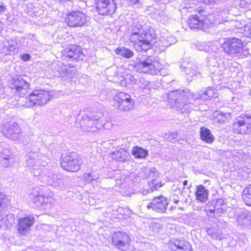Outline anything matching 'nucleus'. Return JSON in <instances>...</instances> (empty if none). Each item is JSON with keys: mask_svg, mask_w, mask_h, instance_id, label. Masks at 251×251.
<instances>
[{"mask_svg": "<svg viewBox=\"0 0 251 251\" xmlns=\"http://www.w3.org/2000/svg\"><path fill=\"white\" fill-rule=\"evenodd\" d=\"M50 153L49 148L45 146L42 145L39 149L32 148L26 153V167L34 176L39 177L41 181L54 188H62L64 185L63 179L45 168Z\"/></svg>", "mask_w": 251, "mask_h": 251, "instance_id": "f257e3e1", "label": "nucleus"}, {"mask_svg": "<svg viewBox=\"0 0 251 251\" xmlns=\"http://www.w3.org/2000/svg\"><path fill=\"white\" fill-rule=\"evenodd\" d=\"M217 90L212 86L204 91L193 93L189 89L176 90L171 91L168 94V101L171 105L183 114H188L193 105H198L200 101L210 100L216 95Z\"/></svg>", "mask_w": 251, "mask_h": 251, "instance_id": "f03ea898", "label": "nucleus"}, {"mask_svg": "<svg viewBox=\"0 0 251 251\" xmlns=\"http://www.w3.org/2000/svg\"><path fill=\"white\" fill-rule=\"evenodd\" d=\"M155 38L154 31L152 29L145 30L141 25L134 26L130 35V41L134 45L135 50L139 52L147 51Z\"/></svg>", "mask_w": 251, "mask_h": 251, "instance_id": "7ed1b4c3", "label": "nucleus"}, {"mask_svg": "<svg viewBox=\"0 0 251 251\" xmlns=\"http://www.w3.org/2000/svg\"><path fill=\"white\" fill-rule=\"evenodd\" d=\"M129 66L138 72L152 75H158L162 69L158 59L153 56L138 57L136 61H131Z\"/></svg>", "mask_w": 251, "mask_h": 251, "instance_id": "20e7f679", "label": "nucleus"}, {"mask_svg": "<svg viewBox=\"0 0 251 251\" xmlns=\"http://www.w3.org/2000/svg\"><path fill=\"white\" fill-rule=\"evenodd\" d=\"M46 190L47 188L45 187H36L29 193V199L38 207L46 209L54 203L52 194L50 193L46 195Z\"/></svg>", "mask_w": 251, "mask_h": 251, "instance_id": "39448f33", "label": "nucleus"}, {"mask_svg": "<svg viewBox=\"0 0 251 251\" xmlns=\"http://www.w3.org/2000/svg\"><path fill=\"white\" fill-rule=\"evenodd\" d=\"M102 116L101 113L89 112L82 117L80 126L84 130L95 132L104 126Z\"/></svg>", "mask_w": 251, "mask_h": 251, "instance_id": "423d86ee", "label": "nucleus"}, {"mask_svg": "<svg viewBox=\"0 0 251 251\" xmlns=\"http://www.w3.org/2000/svg\"><path fill=\"white\" fill-rule=\"evenodd\" d=\"M53 97V92L44 90H35L26 98L27 107H32L35 105L43 106L46 104Z\"/></svg>", "mask_w": 251, "mask_h": 251, "instance_id": "0eeeda50", "label": "nucleus"}, {"mask_svg": "<svg viewBox=\"0 0 251 251\" xmlns=\"http://www.w3.org/2000/svg\"><path fill=\"white\" fill-rule=\"evenodd\" d=\"M82 162L78 155L75 152L67 153L62 157L61 166L62 168L68 172H75L80 168Z\"/></svg>", "mask_w": 251, "mask_h": 251, "instance_id": "6e6552de", "label": "nucleus"}, {"mask_svg": "<svg viewBox=\"0 0 251 251\" xmlns=\"http://www.w3.org/2000/svg\"><path fill=\"white\" fill-rule=\"evenodd\" d=\"M234 132L238 134H247L251 132V115L245 114L237 117L233 125Z\"/></svg>", "mask_w": 251, "mask_h": 251, "instance_id": "1a4fd4ad", "label": "nucleus"}, {"mask_svg": "<svg viewBox=\"0 0 251 251\" xmlns=\"http://www.w3.org/2000/svg\"><path fill=\"white\" fill-rule=\"evenodd\" d=\"M86 16L79 11H73L66 15L65 22L71 27H78L85 25L87 23Z\"/></svg>", "mask_w": 251, "mask_h": 251, "instance_id": "9d476101", "label": "nucleus"}, {"mask_svg": "<svg viewBox=\"0 0 251 251\" xmlns=\"http://www.w3.org/2000/svg\"><path fill=\"white\" fill-rule=\"evenodd\" d=\"M130 241L129 236L122 231L114 232L112 237L113 246L121 251H126L128 249Z\"/></svg>", "mask_w": 251, "mask_h": 251, "instance_id": "9b49d317", "label": "nucleus"}, {"mask_svg": "<svg viewBox=\"0 0 251 251\" xmlns=\"http://www.w3.org/2000/svg\"><path fill=\"white\" fill-rule=\"evenodd\" d=\"M220 60V57L216 54L211 55L208 56L206 59L207 66L210 71L211 72V73L214 74L215 76L225 75L229 71V69L227 68L222 70V68L223 67L220 66L219 63Z\"/></svg>", "mask_w": 251, "mask_h": 251, "instance_id": "f8f14e48", "label": "nucleus"}, {"mask_svg": "<svg viewBox=\"0 0 251 251\" xmlns=\"http://www.w3.org/2000/svg\"><path fill=\"white\" fill-rule=\"evenodd\" d=\"M243 48L242 41L237 38L227 39L222 45V48L225 53L232 54L239 53Z\"/></svg>", "mask_w": 251, "mask_h": 251, "instance_id": "ddd939ff", "label": "nucleus"}, {"mask_svg": "<svg viewBox=\"0 0 251 251\" xmlns=\"http://www.w3.org/2000/svg\"><path fill=\"white\" fill-rule=\"evenodd\" d=\"M169 202L167 199L162 196L154 197L147 205V208L158 213L165 212Z\"/></svg>", "mask_w": 251, "mask_h": 251, "instance_id": "4468645a", "label": "nucleus"}, {"mask_svg": "<svg viewBox=\"0 0 251 251\" xmlns=\"http://www.w3.org/2000/svg\"><path fill=\"white\" fill-rule=\"evenodd\" d=\"M21 129L18 125L15 122L6 123L2 129L3 135L7 138L15 141L19 138Z\"/></svg>", "mask_w": 251, "mask_h": 251, "instance_id": "2eb2a0df", "label": "nucleus"}, {"mask_svg": "<svg viewBox=\"0 0 251 251\" xmlns=\"http://www.w3.org/2000/svg\"><path fill=\"white\" fill-rule=\"evenodd\" d=\"M144 174L145 177L151 178V181L149 183L151 188L148 190V192H152L162 186L161 182L156 179L158 177L159 173L155 168H146L144 171Z\"/></svg>", "mask_w": 251, "mask_h": 251, "instance_id": "dca6fc26", "label": "nucleus"}, {"mask_svg": "<svg viewBox=\"0 0 251 251\" xmlns=\"http://www.w3.org/2000/svg\"><path fill=\"white\" fill-rule=\"evenodd\" d=\"M29 87V84L21 75H17L12 80L11 88L14 89L20 95H24Z\"/></svg>", "mask_w": 251, "mask_h": 251, "instance_id": "f3484780", "label": "nucleus"}, {"mask_svg": "<svg viewBox=\"0 0 251 251\" xmlns=\"http://www.w3.org/2000/svg\"><path fill=\"white\" fill-rule=\"evenodd\" d=\"M65 55L70 61L82 60L83 59L84 54L80 46L73 45L65 50Z\"/></svg>", "mask_w": 251, "mask_h": 251, "instance_id": "a211bd4d", "label": "nucleus"}, {"mask_svg": "<svg viewBox=\"0 0 251 251\" xmlns=\"http://www.w3.org/2000/svg\"><path fill=\"white\" fill-rule=\"evenodd\" d=\"M187 23L191 29L207 28L211 24L207 19H200L197 16L190 17L188 20Z\"/></svg>", "mask_w": 251, "mask_h": 251, "instance_id": "6ab92c4d", "label": "nucleus"}, {"mask_svg": "<svg viewBox=\"0 0 251 251\" xmlns=\"http://www.w3.org/2000/svg\"><path fill=\"white\" fill-rule=\"evenodd\" d=\"M35 219L31 216H27L18 220V232L21 234H25L29 230L34 224Z\"/></svg>", "mask_w": 251, "mask_h": 251, "instance_id": "aec40b11", "label": "nucleus"}, {"mask_svg": "<svg viewBox=\"0 0 251 251\" xmlns=\"http://www.w3.org/2000/svg\"><path fill=\"white\" fill-rule=\"evenodd\" d=\"M68 65H64L62 62H58L53 65L52 71L54 75L57 77H60L63 79L66 77L67 71L68 70Z\"/></svg>", "mask_w": 251, "mask_h": 251, "instance_id": "412c9836", "label": "nucleus"}, {"mask_svg": "<svg viewBox=\"0 0 251 251\" xmlns=\"http://www.w3.org/2000/svg\"><path fill=\"white\" fill-rule=\"evenodd\" d=\"M1 53L4 55H15L19 51L17 45L14 42H7L0 50Z\"/></svg>", "mask_w": 251, "mask_h": 251, "instance_id": "4be33fe9", "label": "nucleus"}, {"mask_svg": "<svg viewBox=\"0 0 251 251\" xmlns=\"http://www.w3.org/2000/svg\"><path fill=\"white\" fill-rule=\"evenodd\" d=\"M231 114L229 113H224L221 111H215L213 113V122L216 124H225L230 119Z\"/></svg>", "mask_w": 251, "mask_h": 251, "instance_id": "5701e85b", "label": "nucleus"}, {"mask_svg": "<svg viewBox=\"0 0 251 251\" xmlns=\"http://www.w3.org/2000/svg\"><path fill=\"white\" fill-rule=\"evenodd\" d=\"M111 155L112 156V159L117 160L119 162H126L128 160L129 158L130 157L128 152L125 149L122 148L113 151Z\"/></svg>", "mask_w": 251, "mask_h": 251, "instance_id": "b1692460", "label": "nucleus"}, {"mask_svg": "<svg viewBox=\"0 0 251 251\" xmlns=\"http://www.w3.org/2000/svg\"><path fill=\"white\" fill-rule=\"evenodd\" d=\"M197 67L194 64H188L187 66H183L182 71L185 73L186 78L189 81H191L193 77L196 76L199 72Z\"/></svg>", "mask_w": 251, "mask_h": 251, "instance_id": "393cba45", "label": "nucleus"}, {"mask_svg": "<svg viewBox=\"0 0 251 251\" xmlns=\"http://www.w3.org/2000/svg\"><path fill=\"white\" fill-rule=\"evenodd\" d=\"M213 209H210L211 212L217 213H223L226 212V204L222 199H217L212 201Z\"/></svg>", "mask_w": 251, "mask_h": 251, "instance_id": "a878e982", "label": "nucleus"}, {"mask_svg": "<svg viewBox=\"0 0 251 251\" xmlns=\"http://www.w3.org/2000/svg\"><path fill=\"white\" fill-rule=\"evenodd\" d=\"M110 0H97L96 9L98 13L101 15H107L109 9L107 7Z\"/></svg>", "mask_w": 251, "mask_h": 251, "instance_id": "bb28decb", "label": "nucleus"}, {"mask_svg": "<svg viewBox=\"0 0 251 251\" xmlns=\"http://www.w3.org/2000/svg\"><path fill=\"white\" fill-rule=\"evenodd\" d=\"M238 224L245 227L251 226V213L249 212L245 213L240 215L237 218Z\"/></svg>", "mask_w": 251, "mask_h": 251, "instance_id": "cd10ccee", "label": "nucleus"}, {"mask_svg": "<svg viewBox=\"0 0 251 251\" xmlns=\"http://www.w3.org/2000/svg\"><path fill=\"white\" fill-rule=\"evenodd\" d=\"M200 135L201 139L207 143L211 144L215 139V138L211 134L210 130L205 127H202L201 128Z\"/></svg>", "mask_w": 251, "mask_h": 251, "instance_id": "c85d7f7f", "label": "nucleus"}, {"mask_svg": "<svg viewBox=\"0 0 251 251\" xmlns=\"http://www.w3.org/2000/svg\"><path fill=\"white\" fill-rule=\"evenodd\" d=\"M174 245L176 248V251H192L191 245L186 240H176Z\"/></svg>", "mask_w": 251, "mask_h": 251, "instance_id": "c756f323", "label": "nucleus"}, {"mask_svg": "<svg viewBox=\"0 0 251 251\" xmlns=\"http://www.w3.org/2000/svg\"><path fill=\"white\" fill-rule=\"evenodd\" d=\"M208 191L202 185L197 187L196 193L197 199L201 201L204 202L207 199Z\"/></svg>", "mask_w": 251, "mask_h": 251, "instance_id": "7c9ffc66", "label": "nucleus"}, {"mask_svg": "<svg viewBox=\"0 0 251 251\" xmlns=\"http://www.w3.org/2000/svg\"><path fill=\"white\" fill-rule=\"evenodd\" d=\"M131 153L135 158H145L148 155L147 150L138 146L133 147Z\"/></svg>", "mask_w": 251, "mask_h": 251, "instance_id": "2f4dec72", "label": "nucleus"}, {"mask_svg": "<svg viewBox=\"0 0 251 251\" xmlns=\"http://www.w3.org/2000/svg\"><path fill=\"white\" fill-rule=\"evenodd\" d=\"M134 105V100L131 99L130 96L129 99H127L126 100L123 102V103L118 105V108L125 112L128 111L132 109Z\"/></svg>", "mask_w": 251, "mask_h": 251, "instance_id": "473e14b6", "label": "nucleus"}, {"mask_svg": "<svg viewBox=\"0 0 251 251\" xmlns=\"http://www.w3.org/2000/svg\"><path fill=\"white\" fill-rule=\"evenodd\" d=\"M115 53L126 58H130L134 55V52L128 48L125 47H119L115 50Z\"/></svg>", "mask_w": 251, "mask_h": 251, "instance_id": "72a5a7b5", "label": "nucleus"}, {"mask_svg": "<svg viewBox=\"0 0 251 251\" xmlns=\"http://www.w3.org/2000/svg\"><path fill=\"white\" fill-rule=\"evenodd\" d=\"M129 95L125 92H118L113 97V100L118 107V104L123 103V102L129 99Z\"/></svg>", "mask_w": 251, "mask_h": 251, "instance_id": "f704fd0d", "label": "nucleus"}, {"mask_svg": "<svg viewBox=\"0 0 251 251\" xmlns=\"http://www.w3.org/2000/svg\"><path fill=\"white\" fill-rule=\"evenodd\" d=\"M242 197L244 203L251 206V184L243 190Z\"/></svg>", "mask_w": 251, "mask_h": 251, "instance_id": "c9c22d12", "label": "nucleus"}, {"mask_svg": "<svg viewBox=\"0 0 251 251\" xmlns=\"http://www.w3.org/2000/svg\"><path fill=\"white\" fill-rule=\"evenodd\" d=\"M67 73L66 77H65L64 80H70L71 81H75L76 78L77 77V71L73 67L68 66V70L67 71Z\"/></svg>", "mask_w": 251, "mask_h": 251, "instance_id": "e433bc0d", "label": "nucleus"}, {"mask_svg": "<svg viewBox=\"0 0 251 251\" xmlns=\"http://www.w3.org/2000/svg\"><path fill=\"white\" fill-rule=\"evenodd\" d=\"M84 181L87 183L92 182L93 180H96L99 177V174L96 172L85 173L83 175Z\"/></svg>", "mask_w": 251, "mask_h": 251, "instance_id": "4c0bfd02", "label": "nucleus"}, {"mask_svg": "<svg viewBox=\"0 0 251 251\" xmlns=\"http://www.w3.org/2000/svg\"><path fill=\"white\" fill-rule=\"evenodd\" d=\"M196 48L199 50L210 52L211 50H213L215 47L213 45L210 46L206 43H201L196 45Z\"/></svg>", "mask_w": 251, "mask_h": 251, "instance_id": "58836bf2", "label": "nucleus"}, {"mask_svg": "<svg viewBox=\"0 0 251 251\" xmlns=\"http://www.w3.org/2000/svg\"><path fill=\"white\" fill-rule=\"evenodd\" d=\"M124 80V77L119 74H116L113 77V82L115 83L119 84L122 86H125V82Z\"/></svg>", "mask_w": 251, "mask_h": 251, "instance_id": "ea45409f", "label": "nucleus"}, {"mask_svg": "<svg viewBox=\"0 0 251 251\" xmlns=\"http://www.w3.org/2000/svg\"><path fill=\"white\" fill-rule=\"evenodd\" d=\"M6 222L4 223L5 226L6 227H9L15 222L14 215L12 214H9L6 217H4Z\"/></svg>", "mask_w": 251, "mask_h": 251, "instance_id": "a19ab883", "label": "nucleus"}, {"mask_svg": "<svg viewBox=\"0 0 251 251\" xmlns=\"http://www.w3.org/2000/svg\"><path fill=\"white\" fill-rule=\"evenodd\" d=\"M14 158L12 157L11 159L8 158H0V162L1 165L4 168H8L10 166L11 163L14 162Z\"/></svg>", "mask_w": 251, "mask_h": 251, "instance_id": "79ce46f5", "label": "nucleus"}, {"mask_svg": "<svg viewBox=\"0 0 251 251\" xmlns=\"http://www.w3.org/2000/svg\"><path fill=\"white\" fill-rule=\"evenodd\" d=\"M240 6L244 9L251 10V0H241Z\"/></svg>", "mask_w": 251, "mask_h": 251, "instance_id": "37998d69", "label": "nucleus"}, {"mask_svg": "<svg viewBox=\"0 0 251 251\" xmlns=\"http://www.w3.org/2000/svg\"><path fill=\"white\" fill-rule=\"evenodd\" d=\"M125 83V86L127 84H133L136 83L137 80L134 77V76L131 75H127L126 77H124V80Z\"/></svg>", "mask_w": 251, "mask_h": 251, "instance_id": "c03bdc74", "label": "nucleus"}, {"mask_svg": "<svg viewBox=\"0 0 251 251\" xmlns=\"http://www.w3.org/2000/svg\"><path fill=\"white\" fill-rule=\"evenodd\" d=\"M123 210L122 207H119L115 210H113L112 218L113 219H118L122 218L123 214H122V212Z\"/></svg>", "mask_w": 251, "mask_h": 251, "instance_id": "a18cd8bd", "label": "nucleus"}, {"mask_svg": "<svg viewBox=\"0 0 251 251\" xmlns=\"http://www.w3.org/2000/svg\"><path fill=\"white\" fill-rule=\"evenodd\" d=\"M12 157H14V155L8 150L4 149L0 152V158H8L10 160Z\"/></svg>", "mask_w": 251, "mask_h": 251, "instance_id": "49530a36", "label": "nucleus"}, {"mask_svg": "<svg viewBox=\"0 0 251 251\" xmlns=\"http://www.w3.org/2000/svg\"><path fill=\"white\" fill-rule=\"evenodd\" d=\"M244 34L247 37L251 39V23L247 24L244 26Z\"/></svg>", "mask_w": 251, "mask_h": 251, "instance_id": "de8ad7c7", "label": "nucleus"}, {"mask_svg": "<svg viewBox=\"0 0 251 251\" xmlns=\"http://www.w3.org/2000/svg\"><path fill=\"white\" fill-rule=\"evenodd\" d=\"M177 133L176 132L170 133V134L166 135V138L170 142L175 143L177 141Z\"/></svg>", "mask_w": 251, "mask_h": 251, "instance_id": "09e8293b", "label": "nucleus"}, {"mask_svg": "<svg viewBox=\"0 0 251 251\" xmlns=\"http://www.w3.org/2000/svg\"><path fill=\"white\" fill-rule=\"evenodd\" d=\"M129 4L133 6H136L137 7L139 8L141 7V0H127Z\"/></svg>", "mask_w": 251, "mask_h": 251, "instance_id": "8fccbe9b", "label": "nucleus"}, {"mask_svg": "<svg viewBox=\"0 0 251 251\" xmlns=\"http://www.w3.org/2000/svg\"><path fill=\"white\" fill-rule=\"evenodd\" d=\"M30 56L29 54L25 53L21 56V59L22 60L27 61L30 60Z\"/></svg>", "mask_w": 251, "mask_h": 251, "instance_id": "3c124183", "label": "nucleus"}, {"mask_svg": "<svg viewBox=\"0 0 251 251\" xmlns=\"http://www.w3.org/2000/svg\"><path fill=\"white\" fill-rule=\"evenodd\" d=\"M6 10L5 4L2 1H0V13L5 12Z\"/></svg>", "mask_w": 251, "mask_h": 251, "instance_id": "603ef678", "label": "nucleus"}, {"mask_svg": "<svg viewBox=\"0 0 251 251\" xmlns=\"http://www.w3.org/2000/svg\"><path fill=\"white\" fill-rule=\"evenodd\" d=\"M207 233L209 235H210L212 238L216 239L218 237V235L216 233H213V231L212 229H208L207 230Z\"/></svg>", "mask_w": 251, "mask_h": 251, "instance_id": "864d4df0", "label": "nucleus"}, {"mask_svg": "<svg viewBox=\"0 0 251 251\" xmlns=\"http://www.w3.org/2000/svg\"><path fill=\"white\" fill-rule=\"evenodd\" d=\"M5 222H6V221L4 219V216L0 215V227L3 226H5Z\"/></svg>", "mask_w": 251, "mask_h": 251, "instance_id": "5fc2aeb1", "label": "nucleus"}, {"mask_svg": "<svg viewBox=\"0 0 251 251\" xmlns=\"http://www.w3.org/2000/svg\"><path fill=\"white\" fill-rule=\"evenodd\" d=\"M112 6H113L112 8H113V13H114L117 9V6L114 0H111V8H112Z\"/></svg>", "mask_w": 251, "mask_h": 251, "instance_id": "6e6d98bb", "label": "nucleus"}, {"mask_svg": "<svg viewBox=\"0 0 251 251\" xmlns=\"http://www.w3.org/2000/svg\"><path fill=\"white\" fill-rule=\"evenodd\" d=\"M4 198V195L0 192V206L1 205Z\"/></svg>", "mask_w": 251, "mask_h": 251, "instance_id": "4d7b16f0", "label": "nucleus"}, {"mask_svg": "<svg viewBox=\"0 0 251 251\" xmlns=\"http://www.w3.org/2000/svg\"><path fill=\"white\" fill-rule=\"evenodd\" d=\"M149 82L148 81H145V83H144L143 85H140V86L143 88H145L146 87H147V86H148L149 85Z\"/></svg>", "mask_w": 251, "mask_h": 251, "instance_id": "13d9d810", "label": "nucleus"}, {"mask_svg": "<svg viewBox=\"0 0 251 251\" xmlns=\"http://www.w3.org/2000/svg\"><path fill=\"white\" fill-rule=\"evenodd\" d=\"M239 155H241V159H246L247 157V155L243 152H240L239 153Z\"/></svg>", "mask_w": 251, "mask_h": 251, "instance_id": "bf43d9fd", "label": "nucleus"}, {"mask_svg": "<svg viewBox=\"0 0 251 251\" xmlns=\"http://www.w3.org/2000/svg\"><path fill=\"white\" fill-rule=\"evenodd\" d=\"M116 183H117L118 185H120L122 184V180L120 179H114L113 180Z\"/></svg>", "mask_w": 251, "mask_h": 251, "instance_id": "052dcab7", "label": "nucleus"}, {"mask_svg": "<svg viewBox=\"0 0 251 251\" xmlns=\"http://www.w3.org/2000/svg\"><path fill=\"white\" fill-rule=\"evenodd\" d=\"M214 0H204L203 2H205V3H208V2H213Z\"/></svg>", "mask_w": 251, "mask_h": 251, "instance_id": "680f3d73", "label": "nucleus"}, {"mask_svg": "<svg viewBox=\"0 0 251 251\" xmlns=\"http://www.w3.org/2000/svg\"><path fill=\"white\" fill-rule=\"evenodd\" d=\"M183 184L184 186H186L188 184V181L187 180H184L183 182Z\"/></svg>", "mask_w": 251, "mask_h": 251, "instance_id": "e2e57ef3", "label": "nucleus"}, {"mask_svg": "<svg viewBox=\"0 0 251 251\" xmlns=\"http://www.w3.org/2000/svg\"><path fill=\"white\" fill-rule=\"evenodd\" d=\"M178 201H179L178 200H176V199H173V201L175 203H177L178 202Z\"/></svg>", "mask_w": 251, "mask_h": 251, "instance_id": "0e129e2a", "label": "nucleus"}, {"mask_svg": "<svg viewBox=\"0 0 251 251\" xmlns=\"http://www.w3.org/2000/svg\"><path fill=\"white\" fill-rule=\"evenodd\" d=\"M2 25H3L2 23L0 21V31L1 30Z\"/></svg>", "mask_w": 251, "mask_h": 251, "instance_id": "69168bd1", "label": "nucleus"}, {"mask_svg": "<svg viewBox=\"0 0 251 251\" xmlns=\"http://www.w3.org/2000/svg\"><path fill=\"white\" fill-rule=\"evenodd\" d=\"M142 81H144V80L143 79L140 80V83H141L142 82Z\"/></svg>", "mask_w": 251, "mask_h": 251, "instance_id": "338daca9", "label": "nucleus"}, {"mask_svg": "<svg viewBox=\"0 0 251 251\" xmlns=\"http://www.w3.org/2000/svg\"><path fill=\"white\" fill-rule=\"evenodd\" d=\"M250 94H251V90H250Z\"/></svg>", "mask_w": 251, "mask_h": 251, "instance_id": "774afa93", "label": "nucleus"}]
</instances>
